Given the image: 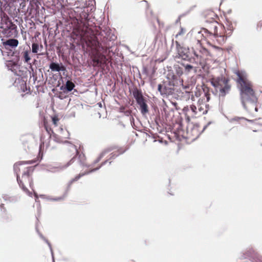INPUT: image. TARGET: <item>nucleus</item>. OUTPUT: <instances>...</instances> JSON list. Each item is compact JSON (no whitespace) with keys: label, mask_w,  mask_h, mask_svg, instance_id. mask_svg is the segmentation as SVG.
I'll return each instance as SVG.
<instances>
[{"label":"nucleus","mask_w":262,"mask_h":262,"mask_svg":"<svg viewBox=\"0 0 262 262\" xmlns=\"http://www.w3.org/2000/svg\"><path fill=\"white\" fill-rule=\"evenodd\" d=\"M236 121H246V119L244 118H235L234 119Z\"/></svg>","instance_id":"obj_35"},{"label":"nucleus","mask_w":262,"mask_h":262,"mask_svg":"<svg viewBox=\"0 0 262 262\" xmlns=\"http://www.w3.org/2000/svg\"><path fill=\"white\" fill-rule=\"evenodd\" d=\"M224 5V3L222 2L220 4V6H222Z\"/></svg>","instance_id":"obj_44"},{"label":"nucleus","mask_w":262,"mask_h":262,"mask_svg":"<svg viewBox=\"0 0 262 262\" xmlns=\"http://www.w3.org/2000/svg\"><path fill=\"white\" fill-rule=\"evenodd\" d=\"M58 137H55L57 141L60 143H66L67 142V139L69 138V137H63L62 135H56Z\"/></svg>","instance_id":"obj_21"},{"label":"nucleus","mask_w":262,"mask_h":262,"mask_svg":"<svg viewBox=\"0 0 262 262\" xmlns=\"http://www.w3.org/2000/svg\"><path fill=\"white\" fill-rule=\"evenodd\" d=\"M1 11H2V9H1V8L0 7V12H1Z\"/></svg>","instance_id":"obj_48"},{"label":"nucleus","mask_w":262,"mask_h":262,"mask_svg":"<svg viewBox=\"0 0 262 262\" xmlns=\"http://www.w3.org/2000/svg\"><path fill=\"white\" fill-rule=\"evenodd\" d=\"M76 158L75 156H74L67 164L66 165L64 166V168L67 167L69 165H70L72 163H73L74 159Z\"/></svg>","instance_id":"obj_32"},{"label":"nucleus","mask_w":262,"mask_h":262,"mask_svg":"<svg viewBox=\"0 0 262 262\" xmlns=\"http://www.w3.org/2000/svg\"><path fill=\"white\" fill-rule=\"evenodd\" d=\"M197 34H198V35H200V36H202V34H201V32H198V33H197Z\"/></svg>","instance_id":"obj_43"},{"label":"nucleus","mask_w":262,"mask_h":262,"mask_svg":"<svg viewBox=\"0 0 262 262\" xmlns=\"http://www.w3.org/2000/svg\"><path fill=\"white\" fill-rule=\"evenodd\" d=\"M221 55H223V51H222V50L221 51Z\"/></svg>","instance_id":"obj_45"},{"label":"nucleus","mask_w":262,"mask_h":262,"mask_svg":"<svg viewBox=\"0 0 262 262\" xmlns=\"http://www.w3.org/2000/svg\"><path fill=\"white\" fill-rule=\"evenodd\" d=\"M50 69L53 72L64 71L66 70V67L62 64L60 65L58 63L51 62L50 64Z\"/></svg>","instance_id":"obj_13"},{"label":"nucleus","mask_w":262,"mask_h":262,"mask_svg":"<svg viewBox=\"0 0 262 262\" xmlns=\"http://www.w3.org/2000/svg\"><path fill=\"white\" fill-rule=\"evenodd\" d=\"M89 172H87L88 173ZM86 173H80L78 174L77 176H76L74 178L72 179L68 184V186L70 187L74 182L78 181L81 177L84 176Z\"/></svg>","instance_id":"obj_18"},{"label":"nucleus","mask_w":262,"mask_h":262,"mask_svg":"<svg viewBox=\"0 0 262 262\" xmlns=\"http://www.w3.org/2000/svg\"><path fill=\"white\" fill-rule=\"evenodd\" d=\"M139 105L140 107L141 112L143 115H145L148 112V106L146 100Z\"/></svg>","instance_id":"obj_17"},{"label":"nucleus","mask_w":262,"mask_h":262,"mask_svg":"<svg viewBox=\"0 0 262 262\" xmlns=\"http://www.w3.org/2000/svg\"><path fill=\"white\" fill-rule=\"evenodd\" d=\"M71 151H74L76 153V155H78V158L80 159V162L81 164L84 165L85 164L84 161L85 160V156L83 154H79V152L75 145H72L71 147Z\"/></svg>","instance_id":"obj_14"},{"label":"nucleus","mask_w":262,"mask_h":262,"mask_svg":"<svg viewBox=\"0 0 262 262\" xmlns=\"http://www.w3.org/2000/svg\"><path fill=\"white\" fill-rule=\"evenodd\" d=\"M0 31L6 37L15 36L17 33L16 26L5 14H4L3 16L1 17Z\"/></svg>","instance_id":"obj_5"},{"label":"nucleus","mask_w":262,"mask_h":262,"mask_svg":"<svg viewBox=\"0 0 262 262\" xmlns=\"http://www.w3.org/2000/svg\"><path fill=\"white\" fill-rule=\"evenodd\" d=\"M79 10H80V7H76L75 9L72 8H67L65 12L69 15L71 20V23L73 25V33L77 37L81 39H85L86 35V30H84V27L81 28V26H79L78 15Z\"/></svg>","instance_id":"obj_4"},{"label":"nucleus","mask_w":262,"mask_h":262,"mask_svg":"<svg viewBox=\"0 0 262 262\" xmlns=\"http://www.w3.org/2000/svg\"><path fill=\"white\" fill-rule=\"evenodd\" d=\"M40 48H42V47H42V45H41L40 46Z\"/></svg>","instance_id":"obj_46"},{"label":"nucleus","mask_w":262,"mask_h":262,"mask_svg":"<svg viewBox=\"0 0 262 262\" xmlns=\"http://www.w3.org/2000/svg\"><path fill=\"white\" fill-rule=\"evenodd\" d=\"M200 63L201 65L202 68L203 69V70L205 72L208 73L209 70V68H210L209 66V64L208 63H207L206 62H203L202 61H201Z\"/></svg>","instance_id":"obj_22"},{"label":"nucleus","mask_w":262,"mask_h":262,"mask_svg":"<svg viewBox=\"0 0 262 262\" xmlns=\"http://www.w3.org/2000/svg\"><path fill=\"white\" fill-rule=\"evenodd\" d=\"M1 207H4V204H2V205H1Z\"/></svg>","instance_id":"obj_47"},{"label":"nucleus","mask_w":262,"mask_h":262,"mask_svg":"<svg viewBox=\"0 0 262 262\" xmlns=\"http://www.w3.org/2000/svg\"><path fill=\"white\" fill-rule=\"evenodd\" d=\"M176 45L179 57L184 60L190 59L189 49L181 47L179 42L176 41Z\"/></svg>","instance_id":"obj_9"},{"label":"nucleus","mask_w":262,"mask_h":262,"mask_svg":"<svg viewBox=\"0 0 262 262\" xmlns=\"http://www.w3.org/2000/svg\"><path fill=\"white\" fill-rule=\"evenodd\" d=\"M61 131L63 132V133H62V134H66V135H67L68 136H69V134H68V132H67V130L63 131V129H62V128H61Z\"/></svg>","instance_id":"obj_37"},{"label":"nucleus","mask_w":262,"mask_h":262,"mask_svg":"<svg viewBox=\"0 0 262 262\" xmlns=\"http://www.w3.org/2000/svg\"><path fill=\"white\" fill-rule=\"evenodd\" d=\"M10 63H9L8 66L9 67H10L9 64H12V65L11 66V70L12 71H13L12 68H13L14 67H16L17 66V64L16 63H15V62H12L11 61H10Z\"/></svg>","instance_id":"obj_33"},{"label":"nucleus","mask_w":262,"mask_h":262,"mask_svg":"<svg viewBox=\"0 0 262 262\" xmlns=\"http://www.w3.org/2000/svg\"><path fill=\"white\" fill-rule=\"evenodd\" d=\"M213 48H214V49H219V47H217L216 46H215V45H214Z\"/></svg>","instance_id":"obj_41"},{"label":"nucleus","mask_w":262,"mask_h":262,"mask_svg":"<svg viewBox=\"0 0 262 262\" xmlns=\"http://www.w3.org/2000/svg\"><path fill=\"white\" fill-rule=\"evenodd\" d=\"M39 45L37 43H33L32 45V52L33 53H37L39 50Z\"/></svg>","instance_id":"obj_25"},{"label":"nucleus","mask_w":262,"mask_h":262,"mask_svg":"<svg viewBox=\"0 0 262 262\" xmlns=\"http://www.w3.org/2000/svg\"><path fill=\"white\" fill-rule=\"evenodd\" d=\"M139 6H140V7H144V8L145 9H146H146H147L148 8V7H149V5H148V4L147 2V1H141V2L140 3V4H139Z\"/></svg>","instance_id":"obj_27"},{"label":"nucleus","mask_w":262,"mask_h":262,"mask_svg":"<svg viewBox=\"0 0 262 262\" xmlns=\"http://www.w3.org/2000/svg\"><path fill=\"white\" fill-rule=\"evenodd\" d=\"M106 162V161H105L104 162L102 163L100 166H98V167H96V168H95V169H94V170H97V169H98L101 167V165H102L103 164H104V163H105Z\"/></svg>","instance_id":"obj_38"},{"label":"nucleus","mask_w":262,"mask_h":262,"mask_svg":"<svg viewBox=\"0 0 262 262\" xmlns=\"http://www.w3.org/2000/svg\"><path fill=\"white\" fill-rule=\"evenodd\" d=\"M218 20H220L219 17L217 16V15H214V23L215 22V24L217 25H214V36H217L219 35V29H215V26H218V24H217V22L218 23H220Z\"/></svg>","instance_id":"obj_19"},{"label":"nucleus","mask_w":262,"mask_h":262,"mask_svg":"<svg viewBox=\"0 0 262 262\" xmlns=\"http://www.w3.org/2000/svg\"><path fill=\"white\" fill-rule=\"evenodd\" d=\"M189 110V108H188V106H187V107H184V111H187V110Z\"/></svg>","instance_id":"obj_39"},{"label":"nucleus","mask_w":262,"mask_h":262,"mask_svg":"<svg viewBox=\"0 0 262 262\" xmlns=\"http://www.w3.org/2000/svg\"><path fill=\"white\" fill-rule=\"evenodd\" d=\"M176 78V76L173 72H169L167 75V78L168 80V81H172L174 82V80Z\"/></svg>","instance_id":"obj_23"},{"label":"nucleus","mask_w":262,"mask_h":262,"mask_svg":"<svg viewBox=\"0 0 262 262\" xmlns=\"http://www.w3.org/2000/svg\"><path fill=\"white\" fill-rule=\"evenodd\" d=\"M214 88L215 95H218L220 97H224L230 91L231 85L229 83L228 79L221 76L214 79Z\"/></svg>","instance_id":"obj_6"},{"label":"nucleus","mask_w":262,"mask_h":262,"mask_svg":"<svg viewBox=\"0 0 262 262\" xmlns=\"http://www.w3.org/2000/svg\"><path fill=\"white\" fill-rule=\"evenodd\" d=\"M186 32V30L185 28L181 27L180 31L177 34L176 37H178V36L183 35Z\"/></svg>","instance_id":"obj_29"},{"label":"nucleus","mask_w":262,"mask_h":262,"mask_svg":"<svg viewBox=\"0 0 262 262\" xmlns=\"http://www.w3.org/2000/svg\"><path fill=\"white\" fill-rule=\"evenodd\" d=\"M217 24L218 26H215V29H219V35L214 36V37L216 38V41L218 42L219 44L221 45L225 42L227 37L225 36L224 26L221 23L217 22Z\"/></svg>","instance_id":"obj_10"},{"label":"nucleus","mask_w":262,"mask_h":262,"mask_svg":"<svg viewBox=\"0 0 262 262\" xmlns=\"http://www.w3.org/2000/svg\"><path fill=\"white\" fill-rule=\"evenodd\" d=\"M52 120L53 124L55 126H57L58 125V122L59 121V118H58V117L56 116H54L52 118Z\"/></svg>","instance_id":"obj_30"},{"label":"nucleus","mask_w":262,"mask_h":262,"mask_svg":"<svg viewBox=\"0 0 262 262\" xmlns=\"http://www.w3.org/2000/svg\"><path fill=\"white\" fill-rule=\"evenodd\" d=\"M174 83L172 81H165L158 85V91L161 95H169L173 93Z\"/></svg>","instance_id":"obj_7"},{"label":"nucleus","mask_w":262,"mask_h":262,"mask_svg":"<svg viewBox=\"0 0 262 262\" xmlns=\"http://www.w3.org/2000/svg\"><path fill=\"white\" fill-rule=\"evenodd\" d=\"M182 66L184 67L185 71L187 72H190L193 68V67L192 66L188 64H185L184 63H183Z\"/></svg>","instance_id":"obj_28"},{"label":"nucleus","mask_w":262,"mask_h":262,"mask_svg":"<svg viewBox=\"0 0 262 262\" xmlns=\"http://www.w3.org/2000/svg\"><path fill=\"white\" fill-rule=\"evenodd\" d=\"M4 45H8L12 47H16L18 45V41L15 39H9L4 42Z\"/></svg>","instance_id":"obj_15"},{"label":"nucleus","mask_w":262,"mask_h":262,"mask_svg":"<svg viewBox=\"0 0 262 262\" xmlns=\"http://www.w3.org/2000/svg\"><path fill=\"white\" fill-rule=\"evenodd\" d=\"M133 96L138 104L146 100L142 95V92L138 89L133 91Z\"/></svg>","instance_id":"obj_12"},{"label":"nucleus","mask_w":262,"mask_h":262,"mask_svg":"<svg viewBox=\"0 0 262 262\" xmlns=\"http://www.w3.org/2000/svg\"><path fill=\"white\" fill-rule=\"evenodd\" d=\"M75 86L74 83L70 80H68L66 83V89L68 92H71Z\"/></svg>","instance_id":"obj_20"},{"label":"nucleus","mask_w":262,"mask_h":262,"mask_svg":"<svg viewBox=\"0 0 262 262\" xmlns=\"http://www.w3.org/2000/svg\"><path fill=\"white\" fill-rule=\"evenodd\" d=\"M203 91L205 93V96L206 98V101L208 102L210 100V94L209 93V89L208 87L204 86L203 88Z\"/></svg>","instance_id":"obj_24"},{"label":"nucleus","mask_w":262,"mask_h":262,"mask_svg":"<svg viewBox=\"0 0 262 262\" xmlns=\"http://www.w3.org/2000/svg\"><path fill=\"white\" fill-rule=\"evenodd\" d=\"M261 140L260 141H257V146L259 145L260 146H262V137L261 138Z\"/></svg>","instance_id":"obj_36"},{"label":"nucleus","mask_w":262,"mask_h":262,"mask_svg":"<svg viewBox=\"0 0 262 262\" xmlns=\"http://www.w3.org/2000/svg\"><path fill=\"white\" fill-rule=\"evenodd\" d=\"M156 20L158 22V23L160 25V21H159V19L158 18V17H156Z\"/></svg>","instance_id":"obj_40"},{"label":"nucleus","mask_w":262,"mask_h":262,"mask_svg":"<svg viewBox=\"0 0 262 262\" xmlns=\"http://www.w3.org/2000/svg\"><path fill=\"white\" fill-rule=\"evenodd\" d=\"M80 10H79V15H78V21H79V26H80L81 24H83V26L81 27V28H83L84 27V30H86V37H88L90 34V29H89L87 26H85V23L84 21L88 19V16L89 15L88 11V9L86 7H80Z\"/></svg>","instance_id":"obj_8"},{"label":"nucleus","mask_w":262,"mask_h":262,"mask_svg":"<svg viewBox=\"0 0 262 262\" xmlns=\"http://www.w3.org/2000/svg\"><path fill=\"white\" fill-rule=\"evenodd\" d=\"M238 78L237 82L240 85L241 95L244 107L249 111H257L256 103L257 98L253 89L251 83L239 71L236 72Z\"/></svg>","instance_id":"obj_1"},{"label":"nucleus","mask_w":262,"mask_h":262,"mask_svg":"<svg viewBox=\"0 0 262 262\" xmlns=\"http://www.w3.org/2000/svg\"><path fill=\"white\" fill-rule=\"evenodd\" d=\"M43 127L46 130L47 133L49 135V138L51 137L52 134L53 133V130L46 120L43 121Z\"/></svg>","instance_id":"obj_16"},{"label":"nucleus","mask_w":262,"mask_h":262,"mask_svg":"<svg viewBox=\"0 0 262 262\" xmlns=\"http://www.w3.org/2000/svg\"><path fill=\"white\" fill-rule=\"evenodd\" d=\"M108 150H104L103 151L100 155L97 158V159L94 161V163H98L101 159L104 157V156L106 154Z\"/></svg>","instance_id":"obj_26"},{"label":"nucleus","mask_w":262,"mask_h":262,"mask_svg":"<svg viewBox=\"0 0 262 262\" xmlns=\"http://www.w3.org/2000/svg\"><path fill=\"white\" fill-rule=\"evenodd\" d=\"M205 106H206V109L205 110V111L204 112H203V114H206L209 110V105L208 104H205Z\"/></svg>","instance_id":"obj_34"},{"label":"nucleus","mask_w":262,"mask_h":262,"mask_svg":"<svg viewBox=\"0 0 262 262\" xmlns=\"http://www.w3.org/2000/svg\"><path fill=\"white\" fill-rule=\"evenodd\" d=\"M30 52V48L28 47L26 48H24L23 51H22L20 53V56L22 59H23L24 62L26 63H28L31 59L30 56L29 55Z\"/></svg>","instance_id":"obj_11"},{"label":"nucleus","mask_w":262,"mask_h":262,"mask_svg":"<svg viewBox=\"0 0 262 262\" xmlns=\"http://www.w3.org/2000/svg\"><path fill=\"white\" fill-rule=\"evenodd\" d=\"M210 82L213 85V78L210 79Z\"/></svg>","instance_id":"obj_42"},{"label":"nucleus","mask_w":262,"mask_h":262,"mask_svg":"<svg viewBox=\"0 0 262 262\" xmlns=\"http://www.w3.org/2000/svg\"><path fill=\"white\" fill-rule=\"evenodd\" d=\"M84 40L87 46L92 49L91 58L92 60V66L94 67H101L106 63L107 58L106 56L100 53L98 50L99 42L96 37L94 36L85 37Z\"/></svg>","instance_id":"obj_3"},{"label":"nucleus","mask_w":262,"mask_h":262,"mask_svg":"<svg viewBox=\"0 0 262 262\" xmlns=\"http://www.w3.org/2000/svg\"><path fill=\"white\" fill-rule=\"evenodd\" d=\"M190 108L191 111H192V112L193 113V114L192 115V116L195 115L196 113V107L195 105H191L190 106Z\"/></svg>","instance_id":"obj_31"},{"label":"nucleus","mask_w":262,"mask_h":262,"mask_svg":"<svg viewBox=\"0 0 262 262\" xmlns=\"http://www.w3.org/2000/svg\"><path fill=\"white\" fill-rule=\"evenodd\" d=\"M28 163L27 162L20 161L16 163L14 165V170L17 174V181L19 186L24 192L28 194H31V192L28 190L27 186H29L32 189L33 182L32 178L33 169L31 167H27L21 177H19L18 173L20 171V166L24 164Z\"/></svg>","instance_id":"obj_2"}]
</instances>
